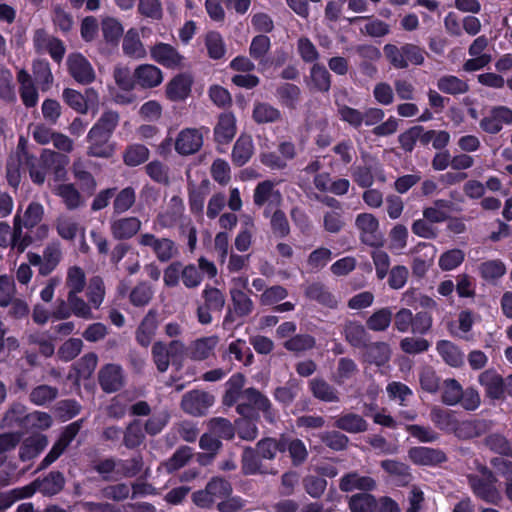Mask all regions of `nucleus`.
Listing matches in <instances>:
<instances>
[{
  "label": "nucleus",
  "mask_w": 512,
  "mask_h": 512,
  "mask_svg": "<svg viewBox=\"0 0 512 512\" xmlns=\"http://www.w3.org/2000/svg\"><path fill=\"white\" fill-rule=\"evenodd\" d=\"M87 139L89 142L88 154L94 157L108 158L113 152L114 148L109 143L110 137L90 129Z\"/></svg>",
  "instance_id": "nucleus-25"
},
{
  "label": "nucleus",
  "mask_w": 512,
  "mask_h": 512,
  "mask_svg": "<svg viewBox=\"0 0 512 512\" xmlns=\"http://www.w3.org/2000/svg\"><path fill=\"white\" fill-rule=\"evenodd\" d=\"M149 149L142 144H131L123 153V162L130 167L138 166L149 158Z\"/></svg>",
  "instance_id": "nucleus-45"
},
{
  "label": "nucleus",
  "mask_w": 512,
  "mask_h": 512,
  "mask_svg": "<svg viewBox=\"0 0 512 512\" xmlns=\"http://www.w3.org/2000/svg\"><path fill=\"white\" fill-rule=\"evenodd\" d=\"M310 387L313 395L325 402H337L339 397L337 391L326 381L322 379H312L310 381Z\"/></svg>",
  "instance_id": "nucleus-52"
},
{
  "label": "nucleus",
  "mask_w": 512,
  "mask_h": 512,
  "mask_svg": "<svg viewBox=\"0 0 512 512\" xmlns=\"http://www.w3.org/2000/svg\"><path fill=\"white\" fill-rule=\"evenodd\" d=\"M283 441L285 442V445H283L284 451L287 450L289 452L293 465L299 466L303 464L308 457L305 443L300 439L285 436H283Z\"/></svg>",
  "instance_id": "nucleus-42"
},
{
  "label": "nucleus",
  "mask_w": 512,
  "mask_h": 512,
  "mask_svg": "<svg viewBox=\"0 0 512 512\" xmlns=\"http://www.w3.org/2000/svg\"><path fill=\"white\" fill-rule=\"evenodd\" d=\"M253 152L254 146L252 138L247 135H242L234 144L232 150L233 162L238 166H242L250 160Z\"/></svg>",
  "instance_id": "nucleus-37"
},
{
  "label": "nucleus",
  "mask_w": 512,
  "mask_h": 512,
  "mask_svg": "<svg viewBox=\"0 0 512 512\" xmlns=\"http://www.w3.org/2000/svg\"><path fill=\"white\" fill-rule=\"evenodd\" d=\"M120 116L118 112L113 110H105L97 122L92 126V130L101 134L112 136L114 130L118 126Z\"/></svg>",
  "instance_id": "nucleus-43"
},
{
  "label": "nucleus",
  "mask_w": 512,
  "mask_h": 512,
  "mask_svg": "<svg viewBox=\"0 0 512 512\" xmlns=\"http://www.w3.org/2000/svg\"><path fill=\"white\" fill-rule=\"evenodd\" d=\"M300 88L294 84L285 83L276 90V97L279 102L288 107L295 108L300 99Z\"/></svg>",
  "instance_id": "nucleus-50"
},
{
  "label": "nucleus",
  "mask_w": 512,
  "mask_h": 512,
  "mask_svg": "<svg viewBox=\"0 0 512 512\" xmlns=\"http://www.w3.org/2000/svg\"><path fill=\"white\" fill-rule=\"evenodd\" d=\"M203 144L202 133L195 128L183 129L175 140V150L181 155L196 153Z\"/></svg>",
  "instance_id": "nucleus-16"
},
{
  "label": "nucleus",
  "mask_w": 512,
  "mask_h": 512,
  "mask_svg": "<svg viewBox=\"0 0 512 512\" xmlns=\"http://www.w3.org/2000/svg\"><path fill=\"white\" fill-rule=\"evenodd\" d=\"M244 384L245 378L242 374L232 375L226 383L223 404L232 406L238 403L237 412L243 417H252L254 409L260 410L268 422L274 423L277 413L272 408L270 400L254 388L243 390Z\"/></svg>",
  "instance_id": "nucleus-1"
},
{
  "label": "nucleus",
  "mask_w": 512,
  "mask_h": 512,
  "mask_svg": "<svg viewBox=\"0 0 512 512\" xmlns=\"http://www.w3.org/2000/svg\"><path fill=\"white\" fill-rule=\"evenodd\" d=\"M192 80L187 75H178L174 77L167 85L166 94L172 101L184 100L191 91Z\"/></svg>",
  "instance_id": "nucleus-33"
},
{
  "label": "nucleus",
  "mask_w": 512,
  "mask_h": 512,
  "mask_svg": "<svg viewBox=\"0 0 512 512\" xmlns=\"http://www.w3.org/2000/svg\"><path fill=\"white\" fill-rule=\"evenodd\" d=\"M391 351L388 344L377 342L369 345L365 354V359L369 363L382 366L390 359Z\"/></svg>",
  "instance_id": "nucleus-46"
},
{
  "label": "nucleus",
  "mask_w": 512,
  "mask_h": 512,
  "mask_svg": "<svg viewBox=\"0 0 512 512\" xmlns=\"http://www.w3.org/2000/svg\"><path fill=\"white\" fill-rule=\"evenodd\" d=\"M310 81L316 90L327 92L331 86V76L328 70L319 64H314L310 70Z\"/></svg>",
  "instance_id": "nucleus-54"
},
{
  "label": "nucleus",
  "mask_w": 512,
  "mask_h": 512,
  "mask_svg": "<svg viewBox=\"0 0 512 512\" xmlns=\"http://www.w3.org/2000/svg\"><path fill=\"white\" fill-rule=\"evenodd\" d=\"M202 298L204 299L203 305L212 311H221L226 303L224 293L220 289L208 285L202 291Z\"/></svg>",
  "instance_id": "nucleus-58"
},
{
  "label": "nucleus",
  "mask_w": 512,
  "mask_h": 512,
  "mask_svg": "<svg viewBox=\"0 0 512 512\" xmlns=\"http://www.w3.org/2000/svg\"><path fill=\"white\" fill-rule=\"evenodd\" d=\"M101 31L107 42H116L123 34V26L113 17H104L101 22Z\"/></svg>",
  "instance_id": "nucleus-59"
},
{
  "label": "nucleus",
  "mask_w": 512,
  "mask_h": 512,
  "mask_svg": "<svg viewBox=\"0 0 512 512\" xmlns=\"http://www.w3.org/2000/svg\"><path fill=\"white\" fill-rule=\"evenodd\" d=\"M488 429V423L485 420L474 419L457 421L453 434L463 440L479 437Z\"/></svg>",
  "instance_id": "nucleus-26"
},
{
  "label": "nucleus",
  "mask_w": 512,
  "mask_h": 512,
  "mask_svg": "<svg viewBox=\"0 0 512 512\" xmlns=\"http://www.w3.org/2000/svg\"><path fill=\"white\" fill-rule=\"evenodd\" d=\"M381 467L390 474L399 485H406L412 479L410 469L405 463L396 460H384L381 462Z\"/></svg>",
  "instance_id": "nucleus-41"
},
{
  "label": "nucleus",
  "mask_w": 512,
  "mask_h": 512,
  "mask_svg": "<svg viewBox=\"0 0 512 512\" xmlns=\"http://www.w3.org/2000/svg\"><path fill=\"white\" fill-rule=\"evenodd\" d=\"M142 222L136 216H124L110 220V233L116 240H129L141 230Z\"/></svg>",
  "instance_id": "nucleus-11"
},
{
  "label": "nucleus",
  "mask_w": 512,
  "mask_h": 512,
  "mask_svg": "<svg viewBox=\"0 0 512 512\" xmlns=\"http://www.w3.org/2000/svg\"><path fill=\"white\" fill-rule=\"evenodd\" d=\"M34 46L40 53H49L59 62L63 55V47L59 40L50 37L44 30H37L34 34Z\"/></svg>",
  "instance_id": "nucleus-23"
},
{
  "label": "nucleus",
  "mask_w": 512,
  "mask_h": 512,
  "mask_svg": "<svg viewBox=\"0 0 512 512\" xmlns=\"http://www.w3.org/2000/svg\"><path fill=\"white\" fill-rule=\"evenodd\" d=\"M285 442L283 436L279 439L265 438L257 443V453L262 459L272 460L276 457L277 452H284Z\"/></svg>",
  "instance_id": "nucleus-49"
},
{
  "label": "nucleus",
  "mask_w": 512,
  "mask_h": 512,
  "mask_svg": "<svg viewBox=\"0 0 512 512\" xmlns=\"http://www.w3.org/2000/svg\"><path fill=\"white\" fill-rule=\"evenodd\" d=\"M218 342L219 338L215 335L195 340L189 347L190 357L194 360H204L208 358Z\"/></svg>",
  "instance_id": "nucleus-35"
},
{
  "label": "nucleus",
  "mask_w": 512,
  "mask_h": 512,
  "mask_svg": "<svg viewBox=\"0 0 512 512\" xmlns=\"http://www.w3.org/2000/svg\"><path fill=\"white\" fill-rule=\"evenodd\" d=\"M205 45L208 55L212 59H220L225 54V44L222 36L218 32H209L205 37Z\"/></svg>",
  "instance_id": "nucleus-61"
},
{
  "label": "nucleus",
  "mask_w": 512,
  "mask_h": 512,
  "mask_svg": "<svg viewBox=\"0 0 512 512\" xmlns=\"http://www.w3.org/2000/svg\"><path fill=\"white\" fill-rule=\"evenodd\" d=\"M158 327V320H157V312L155 310H149V312L146 314V316L143 318L142 322L140 323L137 332H136V340L137 342L144 347H147L155 333Z\"/></svg>",
  "instance_id": "nucleus-31"
},
{
  "label": "nucleus",
  "mask_w": 512,
  "mask_h": 512,
  "mask_svg": "<svg viewBox=\"0 0 512 512\" xmlns=\"http://www.w3.org/2000/svg\"><path fill=\"white\" fill-rule=\"evenodd\" d=\"M68 68L71 76L79 83L88 84L95 78L91 64L80 53H73L69 56Z\"/></svg>",
  "instance_id": "nucleus-17"
},
{
  "label": "nucleus",
  "mask_w": 512,
  "mask_h": 512,
  "mask_svg": "<svg viewBox=\"0 0 512 512\" xmlns=\"http://www.w3.org/2000/svg\"><path fill=\"white\" fill-rule=\"evenodd\" d=\"M430 418L437 428L446 433H453L458 421L453 411L439 407L432 408Z\"/></svg>",
  "instance_id": "nucleus-38"
},
{
  "label": "nucleus",
  "mask_w": 512,
  "mask_h": 512,
  "mask_svg": "<svg viewBox=\"0 0 512 512\" xmlns=\"http://www.w3.org/2000/svg\"><path fill=\"white\" fill-rule=\"evenodd\" d=\"M229 294L236 315L244 317L252 313L254 303L245 291H229Z\"/></svg>",
  "instance_id": "nucleus-55"
},
{
  "label": "nucleus",
  "mask_w": 512,
  "mask_h": 512,
  "mask_svg": "<svg viewBox=\"0 0 512 512\" xmlns=\"http://www.w3.org/2000/svg\"><path fill=\"white\" fill-rule=\"evenodd\" d=\"M152 358L159 372H165L170 365V355L167 345L162 341L155 342L152 346Z\"/></svg>",
  "instance_id": "nucleus-64"
},
{
  "label": "nucleus",
  "mask_w": 512,
  "mask_h": 512,
  "mask_svg": "<svg viewBox=\"0 0 512 512\" xmlns=\"http://www.w3.org/2000/svg\"><path fill=\"white\" fill-rule=\"evenodd\" d=\"M477 381L484 389L485 396L491 400H501L505 397L504 378L495 370L487 369L482 371Z\"/></svg>",
  "instance_id": "nucleus-10"
},
{
  "label": "nucleus",
  "mask_w": 512,
  "mask_h": 512,
  "mask_svg": "<svg viewBox=\"0 0 512 512\" xmlns=\"http://www.w3.org/2000/svg\"><path fill=\"white\" fill-rule=\"evenodd\" d=\"M149 52L153 61L166 68L176 69L183 65L184 57L171 44L156 42L150 47Z\"/></svg>",
  "instance_id": "nucleus-8"
},
{
  "label": "nucleus",
  "mask_w": 512,
  "mask_h": 512,
  "mask_svg": "<svg viewBox=\"0 0 512 512\" xmlns=\"http://www.w3.org/2000/svg\"><path fill=\"white\" fill-rule=\"evenodd\" d=\"M236 134V118L232 113L224 112L219 115L214 128V137L218 143H229Z\"/></svg>",
  "instance_id": "nucleus-24"
},
{
  "label": "nucleus",
  "mask_w": 512,
  "mask_h": 512,
  "mask_svg": "<svg viewBox=\"0 0 512 512\" xmlns=\"http://www.w3.org/2000/svg\"><path fill=\"white\" fill-rule=\"evenodd\" d=\"M47 445V440L41 435L27 438L21 448L20 457L22 460H30L38 455Z\"/></svg>",
  "instance_id": "nucleus-51"
},
{
  "label": "nucleus",
  "mask_w": 512,
  "mask_h": 512,
  "mask_svg": "<svg viewBox=\"0 0 512 512\" xmlns=\"http://www.w3.org/2000/svg\"><path fill=\"white\" fill-rule=\"evenodd\" d=\"M409 459L416 465L436 466L447 460L441 449L425 446L412 447L408 451Z\"/></svg>",
  "instance_id": "nucleus-14"
},
{
  "label": "nucleus",
  "mask_w": 512,
  "mask_h": 512,
  "mask_svg": "<svg viewBox=\"0 0 512 512\" xmlns=\"http://www.w3.org/2000/svg\"><path fill=\"white\" fill-rule=\"evenodd\" d=\"M334 426L347 433L356 434L367 431L368 423L359 414L347 412L336 417Z\"/></svg>",
  "instance_id": "nucleus-27"
},
{
  "label": "nucleus",
  "mask_w": 512,
  "mask_h": 512,
  "mask_svg": "<svg viewBox=\"0 0 512 512\" xmlns=\"http://www.w3.org/2000/svg\"><path fill=\"white\" fill-rule=\"evenodd\" d=\"M355 226L359 231L362 243L379 247L383 244V234L379 229L378 219L371 213H360L355 218Z\"/></svg>",
  "instance_id": "nucleus-6"
},
{
  "label": "nucleus",
  "mask_w": 512,
  "mask_h": 512,
  "mask_svg": "<svg viewBox=\"0 0 512 512\" xmlns=\"http://www.w3.org/2000/svg\"><path fill=\"white\" fill-rule=\"evenodd\" d=\"M377 507L376 499L368 493H359L350 497L349 508L351 512H374Z\"/></svg>",
  "instance_id": "nucleus-57"
},
{
  "label": "nucleus",
  "mask_w": 512,
  "mask_h": 512,
  "mask_svg": "<svg viewBox=\"0 0 512 512\" xmlns=\"http://www.w3.org/2000/svg\"><path fill=\"white\" fill-rule=\"evenodd\" d=\"M351 175L353 180L362 188L371 187L375 179L380 182L386 181L383 168L377 162L355 166L351 170Z\"/></svg>",
  "instance_id": "nucleus-12"
},
{
  "label": "nucleus",
  "mask_w": 512,
  "mask_h": 512,
  "mask_svg": "<svg viewBox=\"0 0 512 512\" xmlns=\"http://www.w3.org/2000/svg\"><path fill=\"white\" fill-rule=\"evenodd\" d=\"M33 138L39 144L53 143L54 147L58 149V152L50 149H44L41 155L42 162L47 167H53L55 169L54 183L51 184L56 194L59 196L64 195V183L62 173L63 155L62 150L64 149V137L61 134L53 133L49 128L44 125H36L32 132Z\"/></svg>",
  "instance_id": "nucleus-2"
},
{
  "label": "nucleus",
  "mask_w": 512,
  "mask_h": 512,
  "mask_svg": "<svg viewBox=\"0 0 512 512\" xmlns=\"http://www.w3.org/2000/svg\"><path fill=\"white\" fill-rule=\"evenodd\" d=\"M389 249L394 253H400L407 245L408 230L402 224L395 225L389 233Z\"/></svg>",
  "instance_id": "nucleus-62"
},
{
  "label": "nucleus",
  "mask_w": 512,
  "mask_h": 512,
  "mask_svg": "<svg viewBox=\"0 0 512 512\" xmlns=\"http://www.w3.org/2000/svg\"><path fill=\"white\" fill-rule=\"evenodd\" d=\"M383 53L390 66L397 70L407 69L410 65L420 66L425 61L424 49L413 43H387Z\"/></svg>",
  "instance_id": "nucleus-3"
},
{
  "label": "nucleus",
  "mask_w": 512,
  "mask_h": 512,
  "mask_svg": "<svg viewBox=\"0 0 512 512\" xmlns=\"http://www.w3.org/2000/svg\"><path fill=\"white\" fill-rule=\"evenodd\" d=\"M136 201V192L132 187H125L117 193L113 201V213L120 215L133 207Z\"/></svg>",
  "instance_id": "nucleus-47"
},
{
  "label": "nucleus",
  "mask_w": 512,
  "mask_h": 512,
  "mask_svg": "<svg viewBox=\"0 0 512 512\" xmlns=\"http://www.w3.org/2000/svg\"><path fill=\"white\" fill-rule=\"evenodd\" d=\"M18 82L20 83V96L27 107H33L38 102V93L33 84L30 75L23 69L18 72Z\"/></svg>",
  "instance_id": "nucleus-36"
},
{
  "label": "nucleus",
  "mask_w": 512,
  "mask_h": 512,
  "mask_svg": "<svg viewBox=\"0 0 512 512\" xmlns=\"http://www.w3.org/2000/svg\"><path fill=\"white\" fill-rule=\"evenodd\" d=\"M308 298L319 302L330 308H335L338 305V299L333 295L323 284L312 283L305 291Z\"/></svg>",
  "instance_id": "nucleus-40"
},
{
  "label": "nucleus",
  "mask_w": 512,
  "mask_h": 512,
  "mask_svg": "<svg viewBox=\"0 0 512 512\" xmlns=\"http://www.w3.org/2000/svg\"><path fill=\"white\" fill-rule=\"evenodd\" d=\"M97 356L94 353H89L83 356L75 365V377L78 379H87L93 373L97 366Z\"/></svg>",
  "instance_id": "nucleus-63"
},
{
  "label": "nucleus",
  "mask_w": 512,
  "mask_h": 512,
  "mask_svg": "<svg viewBox=\"0 0 512 512\" xmlns=\"http://www.w3.org/2000/svg\"><path fill=\"white\" fill-rule=\"evenodd\" d=\"M469 485L473 493L482 500L497 504L501 495L495 486L496 478L487 468H481L478 474L468 476Z\"/></svg>",
  "instance_id": "nucleus-4"
},
{
  "label": "nucleus",
  "mask_w": 512,
  "mask_h": 512,
  "mask_svg": "<svg viewBox=\"0 0 512 512\" xmlns=\"http://www.w3.org/2000/svg\"><path fill=\"white\" fill-rule=\"evenodd\" d=\"M185 211L184 202L181 197L175 195L169 200L166 208L160 211L153 221V229L161 231L173 228L183 218Z\"/></svg>",
  "instance_id": "nucleus-7"
},
{
  "label": "nucleus",
  "mask_w": 512,
  "mask_h": 512,
  "mask_svg": "<svg viewBox=\"0 0 512 512\" xmlns=\"http://www.w3.org/2000/svg\"><path fill=\"white\" fill-rule=\"evenodd\" d=\"M253 119L259 124L273 123L281 118L280 111L268 103H256L253 108Z\"/></svg>",
  "instance_id": "nucleus-48"
},
{
  "label": "nucleus",
  "mask_w": 512,
  "mask_h": 512,
  "mask_svg": "<svg viewBox=\"0 0 512 512\" xmlns=\"http://www.w3.org/2000/svg\"><path fill=\"white\" fill-rule=\"evenodd\" d=\"M345 340L355 348L366 346L368 333L365 327L358 321L347 320L343 325Z\"/></svg>",
  "instance_id": "nucleus-32"
},
{
  "label": "nucleus",
  "mask_w": 512,
  "mask_h": 512,
  "mask_svg": "<svg viewBox=\"0 0 512 512\" xmlns=\"http://www.w3.org/2000/svg\"><path fill=\"white\" fill-rule=\"evenodd\" d=\"M122 50L126 56L134 59L146 57L147 52L137 29L131 28L126 32L122 42Z\"/></svg>",
  "instance_id": "nucleus-29"
},
{
  "label": "nucleus",
  "mask_w": 512,
  "mask_h": 512,
  "mask_svg": "<svg viewBox=\"0 0 512 512\" xmlns=\"http://www.w3.org/2000/svg\"><path fill=\"white\" fill-rule=\"evenodd\" d=\"M261 456L254 449L247 447L242 453V471L245 475L276 474L268 470L261 462Z\"/></svg>",
  "instance_id": "nucleus-28"
},
{
  "label": "nucleus",
  "mask_w": 512,
  "mask_h": 512,
  "mask_svg": "<svg viewBox=\"0 0 512 512\" xmlns=\"http://www.w3.org/2000/svg\"><path fill=\"white\" fill-rule=\"evenodd\" d=\"M27 256L30 264L39 266L40 274L48 275L59 263L61 251L58 247L51 246L44 251L43 257L33 253H29Z\"/></svg>",
  "instance_id": "nucleus-21"
},
{
  "label": "nucleus",
  "mask_w": 512,
  "mask_h": 512,
  "mask_svg": "<svg viewBox=\"0 0 512 512\" xmlns=\"http://www.w3.org/2000/svg\"><path fill=\"white\" fill-rule=\"evenodd\" d=\"M436 350L442 360L453 368H460L465 363V354L459 346L449 340H440Z\"/></svg>",
  "instance_id": "nucleus-22"
},
{
  "label": "nucleus",
  "mask_w": 512,
  "mask_h": 512,
  "mask_svg": "<svg viewBox=\"0 0 512 512\" xmlns=\"http://www.w3.org/2000/svg\"><path fill=\"white\" fill-rule=\"evenodd\" d=\"M214 396L205 391L194 390L186 393L181 401L185 412L194 416L204 415L214 404Z\"/></svg>",
  "instance_id": "nucleus-9"
},
{
  "label": "nucleus",
  "mask_w": 512,
  "mask_h": 512,
  "mask_svg": "<svg viewBox=\"0 0 512 512\" xmlns=\"http://www.w3.org/2000/svg\"><path fill=\"white\" fill-rule=\"evenodd\" d=\"M425 252L416 256L412 262V272L416 277H423L433 265L437 249L434 245L423 243L421 245Z\"/></svg>",
  "instance_id": "nucleus-34"
},
{
  "label": "nucleus",
  "mask_w": 512,
  "mask_h": 512,
  "mask_svg": "<svg viewBox=\"0 0 512 512\" xmlns=\"http://www.w3.org/2000/svg\"><path fill=\"white\" fill-rule=\"evenodd\" d=\"M276 182L265 180L259 182L254 189V204L261 207L268 205L269 207L279 206L282 202V194L276 189Z\"/></svg>",
  "instance_id": "nucleus-15"
},
{
  "label": "nucleus",
  "mask_w": 512,
  "mask_h": 512,
  "mask_svg": "<svg viewBox=\"0 0 512 512\" xmlns=\"http://www.w3.org/2000/svg\"><path fill=\"white\" fill-rule=\"evenodd\" d=\"M154 291L147 282L138 283L130 292L129 298L134 306H145L152 299Z\"/></svg>",
  "instance_id": "nucleus-60"
},
{
  "label": "nucleus",
  "mask_w": 512,
  "mask_h": 512,
  "mask_svg": "<svg viewBox=\"0 0 512 512\" xmlns=\"http://www.w3.org/2000/svg\"><path fill=\"white\" fill-rule=\"evenodd\" d=\"M99 383L101 388L107 392L118 391L124 385L123 369L118 364H107L99 371Z\"/></svg>",
  "instance_id": "nucleus-18"
},
{
  "label": "nucleus",
  "mask_w": 512,
  "mask_h": 512,
  "mask_svg": "<svg viewBox=\"0 0 512 512\" xmlns=\"http://www.w3.org/2000/svg\"><path fill=\"white\" fill-rule=\"evenodd\" d=\"M504 124H512V110L506 106L494 107L479 123L481 129L489 134L500 132Z\"/></svg>",
  "instance_id": "nucleus-13"
},
{
  "label": "nucleus",
  "mask_w": 512,
  "mask_h": 512,
  "mask_svg": "<svg viewBox=\"0 0 512 512\" xmlns=\"http://www.w3.org/2000/svg\"><path fill=\"white\" fill-rule=\"evenodd\" d=\"M133 78L142 88H154L163 82V73L153 64H141L134 70Z\"/></svg>",
  "instance_id": "nucleus-20"
},
{
  "label": "nucleus",
  "mask_w": 512,
  "mask_h": 512,
  "mask_svg": "<svg viewBox=\"0 0 512 512\" xmlns=\"http://www.w3.org/2000/svg\"><path fill=\"white\" fill-rule=\"evenodd\" d=\"M11 242L12 247L23 252L30 244V240L21 238V221L18 215L14 218V232L11 233L10 226L0 223V247H6Z\"/></svg>",
  "instance_id": "nucleus-19"
},
{
  "label": "nucleus",
  "mask_w": 512,
  "mask_h": 512,
  "mask_svg": "<svg viewBox=\"0 0 512 512\" xmlns=\"http://www.w3.org/2000/svg\"><path fill=\"white\" fill-rule=\"evenodd\" d=\"M437 87L440 91L446 94L457 95L464 94L468 91V84L453 75H445L438 79Z\"/></svg>",
  "instance_id": "nucleus-44"
},
{
  "label": "nucleus",
  "mask_w": 512,
  "mask_h": 512,
  "mask_svg": "<svg viewBox=\"0 0 512 512\" xmlns=\"http://www.w3.org/2000/svg\"><path fill=\"white\" fill-rule=\"evenodd\" d=\"M339 487L343 492H351L353 490L371 491L375 489L376 482L369 476L348 473L341 478Z\"/></svg>",
  "instance_id": "nucleus-30"
},
{
  "label": "nucleus",
  "mask_w": 512,
  "mask_h": 512,
  "mask_svg": "<svg viewBox=\"0 0 512 512\" xmlns=\"http://www.w3.org/2000/svg\"><path fill=\"white\" fill-rule=\"evenodd\" d=\"M391 321L392 311L389 308H381L367 319L366 325L369 330L382 332L390 326Z\"/></svg>",
  "instance_id": "nucleus-56"
},
{
  "label": "nucleus",
  "mask_w": 512,
  "mask_h": 512,
  "mask_svg": "<svg viewBox=\"0 0 512 512\" xmlns=\"http://www.w3.org/2000/svg\"><path fill=\"white\" fill-rule=\"evenodd\" d=\"M140 247L149 248L160 262H168L178 254L176 243L166 237H157L153 233H141L137 238Z\"/></svg>",
  "instance_id": "nucleus-5"
},
{
  "label": "nucleus",
  "mask_w": 512,
  "mask_h": 512,
  "mask_svg": "<svg viewBox=\"0 0 512 512\" xmlns=\"http://www.w3.org/2000/svg\"><path fill=\"white\" fill-rule=\"evenodd\" d=\"M441 400L448 406H456L461 401L463 387L455 378H447L441 384Z\"/></svg>",
  "instance_id": "nucleus-39"
},
{
  "label": "nucleus",
  "mask_w": 512,
  "mask_h": 512,
  "mask_svg": "<svg viewBox=\"0 0 512 512\" xmlns=\"http://www.w3.org/2000/svg\"><path fill=\"white\" fill-rule=\"evenodd\" d=\"M478 270L481 277L486 281H494L505 275L506 266L501 260L494 259L482 262Z\"/></svg>",
  "instance_id": "nucleus-53"
}]
</instances>
